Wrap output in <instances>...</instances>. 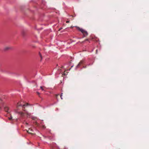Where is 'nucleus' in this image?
<instances>
[{"mask_svg": "<svg viewBox=\"0 0 149 149\" xmlns=\"http://www.w3.org/2000/svg\"><path fill=\"white\" fill-rule=\"evenodd\" d=\"M40 88L42 91H44V89L43 88L42 86H41L40 87Z\"/></svg>", "mask_w": 149, "mask_h": 149, "instance_id": "9", "label": "nucleus"}, {"mask_svg": "<svg viewBox=\"0 0 149 149\" xmlns=\"http://www.w3.org/2000/svg\"><path fill=\"white\" fill-rule=\"evenodd\" d=\"M61 29H62V28H61L60 29V30H61Z\"/></svg>", "mask_w": 149, "mask_h": 149, "instance_id": "15", "label": "nucleus"}, {"mask_svg": "<svg viewBox=\"0 0 149 149\" xmlns=\"http://www.w3.org/2000/svg\"><path fill=\"white\" fill-rule=\"evenodd\" d=\"M9 47H6L5 48V50H7L9 49Z\"/></svg>", "mask_w": 149, "mask_h": 149, "instance_id": "8", "label": "nucleus"}, {"mask_svg": "<svg viewBox=\"0 0 149 149\" xmlns=\"http://www.w3.org/2000/svg\"><path fill=\"white\" fill-rule=\"evenodd\" d=\"M88 39H86V40H85V41H88Z\"/></svg>", "mask_w": 149, "mask_h": 149, "instance_id": "12", "label": "nucleus"}, {"mask_svg": "<svg viewBox=\"0 0 149 149\" xmlns=\"http://www.w3.org/2000/svg\"><path fill=\"white\" fill-rule=\"evenodd\" d=\"M37 93L38 94H40V93H39L38 92H37Z\"/></svg>", "mask_w": 149, "mask_h": 149, "instance_id": "13", "label": "nucleus"}, {"mask_svg": "<svg viewBox=\"0 0 149 149\" xmlns=\"http://www.w3.org/2000/svg\"><path fill=\"white\" fill-rule=\"evenodd\" d=\"M76 27L77 29L79 31H80L83 34V37H85L88 35V33L86 31L84 30L82 28H79V27L76 26Z\"/></svg>", "mask_w": 149, "mask_h": 149, "instance_id": "3", "label": "nucleus"}, {"mask_svg": "<svg viewBox=\"0 0 149 149\" xmlns=\"http://www.w3.org/2000/svg\"><path fill=\"white\" fill-rule=\"evenodd\" d=\"M62 94H63V93H61V98L62 99H63V98H62Z\"/></svg>", "mask_w": 149, "mask_h": 149, "instance_id": "11", "label": "nucleus"}, {"mask_svg": "<svg viewBox=\"0 0 149 149\" xmlns=\"http://www.w3.org/2000/svg\"><path fill=\"white\" fill-rule=\"evenodd\" d=\"M42 4H43L45 6V1L43 0H42Z\"/></svg>", "mask_w": 149, "mask_h": 149, "instance_id": "6", "label": "nucleus"}, {"mask_svg": "<svg viewBox=\"0 0 149 149\" xmlns=\"http://www.w3.org/2000/svg\"><path fill=\"white\" fill-rule=\"evenodd\" d=\"M1 99L0 98V100H1Z\"/></svg>", "mask_w": 149, "mask_h": 149, "instance_id": "16", "label": "nucleus"}, {"mask_svg": "<svg viewBox=\"0 0 149 149\" xmlns=\"http://www.w3.org/2000/svg\"><path fill=\"white\" fill-rule=\"evenodd\" d=\"M12 116H10V117H9V120H11V119H12Z\"/></svg>", "mask_w": 149, "mask_h": 149, "instance_id": "10", "label": "nucleus"}, {"mask_svg": "<svg viewBox=\"0 0 149 149\" xmlns=\"http://www.w3.org/2000/svg\"><path fill=\"white\" fill-rule=\"evenodd\" d=\"M52 149H60L59 147L58 146L56 143H52L50 145ZM64 149H67L66 148H65Z\"/></svg>", "mask_w": 149, "mask_h": 149, "instance_id": "4", "label": "nucleus"}, {"mask_svg": "<svg viewBox=\"0 0 149 149\" xmlns=\"http://www.w3.org/2000/svg\"><path fill=\"white\" fill-rule=\"evenodd\" d=\"M39 55H40V58H41V60H42V55H41V53H40V52H39Z\"/></svg>", "mask_w": 149, "mask_h": 149, "instance_id": "7", "label": "nucleus"}, {"mask_svg": "<svg viewBox=\"0 0 149 149\" xmlns=\"http://www.w3.org/2000/svg\"><path fill=\"white\" fill-rule=\"evenodd\" d=\"M27 132L28 133H29V132L28 131H27Z\"/></svg>", "mask_w": 149, "mask_h": 149, "instance_id": "14", "label": "nucleus"}, {"mask_svg": "<svg viewBox=\"0 0 149 149\" xmlns=\"http://www.w3.org/2000/svg\"><path fill=\"white\" fill-rule=\"evenodd\" d=\"M4 110L6 112L9 113L10 112L9 110L8 107L6 106L4 107Z\"/></svg>", "mask_w": 149, "mask_h": 149, "instance_id": "5", "label": "nucleus"}, {"mask_svg": "<svg viewBox=\"0 0 149 149\" xmlns=\"http://www.w3.org/2000/svg\"><path fill=\"white\" fill-rule=\"evenodd\" d=\"M91 59L88 58L87 60H85V59H83L82 60L80 61L79 64L76 66L75 69L79 68L82 66L83 65V67L81 68L82 69V68H86L87 66L91 65L93 64V63H91Z\"/></svg>", "mask_w": 149, "mask_h": 149, "instance_id": "2", "label": "nucleus"}, {"mask_svg": "<svg viewBox=\"0 0 149 149\" xmlns=\"http://www.w3.org/2000/svg\"><path fill=\"white\" fill-rule=\"evenodd\" d=\"M28 105H29V104L27 103L24 104L23 102L22 101H19L17 103L16 106L17 109H21L23 110H24L25 111V112L24 113L22 111H17V112L19 113L22 117L24 116L25 113H26L29 116H30L31 114L30 113H29L27 111L24 110V109L25 108V107Z\"/></svg>", "mask_w": 149, "mask_h": 149, "instance_id": "1", "label": "nucleus"}]
</instances>
